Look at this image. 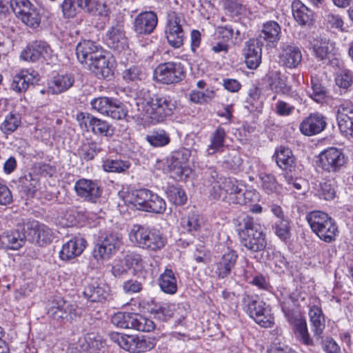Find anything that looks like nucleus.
<instances>
[{"mask_svg": "<svg viewBox=\"0 0 353 353\" xmlns=\"http://www.w3.org/2000/svg\"><path fill=\"white\" fill-rule=\"evenodd\" d=\"M125 224H119L114 227V234L112 233V246L114 249H119L123 245Z\"/></svg>", "mask_w": 353, "mask_h": 353, "instance_id": "obj_62", "label": "nucleus"}, {"mask_svg": "<svg viewBox=\"0 0 353 353\" xmlns=\"http://www.w3.org/2000/svg\"><path fill=\"white\" fill-rule=\"evenodd\" d=\"M243 303L247 307L250 316L260 326L270 327L274 324V316L269 305L261 300L244 294Z\"/></svg>", "mask_w": 353, "mask_h": 353, "instance_id": "obj_6", "label": "nucleus"}, {"mask_svg": "<svg viewBox=\"0 0 353 353\" xmlns=\"http://www.w3.org/2000/svg\"><path fill=\"white\" fill-rule=\"evenodd\" d=\"M309 95L319 103H325L329 99L327 89L322 85L319 79L314 76L311 77V92H309Z\"/></svg>", "mask_w": 353, "mask_h": 353, "instance_id": "obj_37", "label": "nucleus"}, {"mask_svg": "<svg viewBox=\"0 0 353 353\" xmlns=\"http://www.w3.org/2000/svg\"><path fill=\"white\" fill-rule=\"evenodd\" d=\"M96 118L87 112H80L77 115V120L81 129L83 131H89Z\"/></svg>", "mask_w": 353, "mask_h": 353, "instance_id": "obj_63", "label": "nucleus"}, {"mask_svg": "<svg viewBox=\"0 0 353 353\" xmlns=\"http://www.w3.org/2000/svg\"><path fill=\"white\" fill-rule=\"evenodd\" d=\"M91 105L93 109L101 114L109 115L110 112V101L107 97H99L94 99L91 101Z\"/></svg>", "mask_w": 353, "mask_h": 353, "instance_id": "obj_58", "label": "nucleus"}, {"mask_svg": "<svg viewBox=\"0 0 353 353\" xmlns=\"http://www.w3.org/2000/svg\"><path fill=\"white\" fill-rule=\"evenodd\" d=\"M270 87L276 93L288 94L291 91V87L287 84V77L280 72H272L270 76Z\"/></svg>", "mask_w": 353, "mask_h": 353, "instance_id": "obj_39", "label": "nucleus"}, {"mask_svg": "<svg viewBox=\"0 0 353 353\" xmlns=\"http://www.w3.org/2000/svg\"><path fill=\"white\" fill-rule=\"evenodd\" d=\"M145 73L137 65H133L123 72V78L126 81H141L145 79Z\"/></svg>", "mask_w": 353, "mask_h": 353, "instance_id": "obj_54", "label": "nucleus"}, {"mask_svg": "<svg viewBox=\"0 0 353 353\" xmlns=\"http://www.w3.org/2000/svg\"><path fill=\"white\" fill-rule=\"evenodd\" d=\"M166 194L169 201L176 205H182L187 201L186 193L178 185H169L166 189Z\"/></svg>", "mask_w": 353, "mask_h": 353, "instance_id": "obj_44", "label": "nucleus"}, {"mask_svg": "<svg viewBox=\"0 0 353 353\" xmlns=\"http://www.w3.org/2000/svg\"><path fill=\"white\" fill-rule=\"evenodd\" d=\"M319 161L324 170L331 172L340 170L345 165V159L340 150L330 148L320 154Z\"/></svg>", "mask_w": 353, "mask_h": 353, "instance_id": "obj_13", "label": "nucleus"}, {"mask_svg": "<svg viewBox=\"0 0 353 353\" xmlns=\"http://www.w3.org/2000/svg\"><path fill=\"white\" fill-rule=\"evenodd\" d=\"M129 328L141 332H150L154 328V322L139 314H131Z\"/></svg>", "mask_w": 353, "mask_h": 353, "instance_id": "obj_41", "label": "nucleus"}, {"mask_svg": "<svg viewBox=\"0 0 353 353\" xmlns=\"http://www.w3.org/2000/svg\"><path fill=\"white\" fill-rule=\"evenodd\" d=\"M294 19L301 26L309 25L312 21L313 12L301 1L294 0L292 3Z\"/></svg>", "mask_w": 353, "mask_h": 353, "instance_id": "obj_31", "label": "nucleus"}, {"mask_svg": "<svg viewBox=\"0 0 353 353\" xmlns=\"http://www.w3.org/2000/svg\"><path fill=\"white\" fill-rule=\"evenodd\" d=\"M326 125V119L324 116L318 112L312 113L301 121L299 130L303 134L310 137L321 132Z\"/></svg>", "mask_w": 353, "mask_h": 353, "instance_id": "obj_17", "label": "nucleus"}, {"mask_svg": "<svg viewBox=\"0 0 353 353\" xmlns=\"http://www.w3.org/2000/svg\"><path fill=\"white\" fill-rule=\"evenodd\" d=\"M336 84L343 89H347L353 83V74L350 70H342L335 78Z\"/></svg>", "mask_w": 353, "mask_h": 353, "instance_id": "obj_55", "label": "nucleus"}, {"mask_svg": "<svg viewBox=\"0 0 353 353\" xmlns=\"http://www.w3.org/2000/svg\"><path fill=\"white\" fill-rule=\"evenodd\" d=\"M236 204L251 205L252 203L259 200V193L255 190H243L238 199H235Z\"/></svg>", "mask_w": 353, "mask_h": 353, "instance_id": "obj_59", "label": "nucleus"}, {"mask_svg": "<svg viewBox=\"0 0 353 353\" xmlns=\"http://www.w3.org/2000/svg\"><path fill=\"white\" fill-rule=\"evenodd\" d=\"M314 55L319 60L329 59L335 54V44L326 38H316L311 41Z\"/></svg>", "mask_w": 353, "mask_h": 353, "instance_id": "obj_25", "label": "nucleus"}, {"mask_svg": "<svg viewBox=\"0 0 353 353\" xmlns=\"http://www.w3.org/2000/svg\"><path fill=\"white\" fill-rule=\"evenodd\" d=\"M127 263L125 254L123 252L119 253L114 259V262L112 265V274L116 277H121L126 274L129 270Z\"/></svg>", "mask_w": 353, "mask_h": 353, "instance_id": "obj_47", "label": "nucleus"}, {"mask_svg": "<svg viewBox=\"0 0 353 353\" xmlns=\"http://www.w3.org/2000/svg\"><path fill=\"white\" fill-rule=\"evenodd\" d=\"M337 121L340 131L345 136L353 137V104L341 103L337 110Z\"/></svg>", "mask_w": 353, "mask_h": 353, "instance_id": "obj_16", "label": "nucleus"}, {"mask_svg": "<svg viewBox=\"0 0 353 353\" xmlns=\"http://www.w3.org/2000/svg\"><path fill=\"white\" fill-rule=\"evenodd\" d=\"M128 270L133 269L134 272H139L143 268L144 262L141 256L137 253L125 254Z\"/></svg>", "mask_w": 353, "mask_h": 353, "instance_id": "obj_61", "label": "nucleus"}, {"mask_svg": "<svg viewBox=\"0 0 353 353\" xmlns=\"http://www.w3.org/2000/svg\"><path fill=\"white\" fill-rule=\"evenodd\" d=\"M62 12L65 18L74 17L81 9L89 12H98L100 15L108 16V6L94 0H64L62 5Z\"/></svg>", "mask_w": 353, "mask_h": 353, "instance_id": "obj_7", "label": "nucleus"}, {"mask_svg": "<svg viewBox=\"0 0 353 353\" xmlns=\"http://www.w3.org/2000/svg\"><path fill=\"white\" fill-rule=\"evenodd\" d=\"M86 246V241L81 237H74L62 246L59 257L63 261H68L81 254Z\"/></svg>", "mask_w": 353, "mask_h": 353, "instance_id": "obj_24", "label": "nucleus"}, {"mask_svg": "<svg viewBox=\"0 0 353 353\" xmlns=\"http://www.w3.org/2000/svg\"><path fill=\"white\" fill-rule=\"evenodd\" d=\"M136 336L112 332V341L117 344L120 348L132 353L134 352Z\"/></svg>", "mask_w": 353, "mask_h": 353, "instance_id": "obj_42", "label": "nucleus"}, {"mask_svg": "<svg viewBox=\"0 0 353 353\" xmlns=\"http://www.w3.org/2000/svg\"><path fill=\"white\" fill-rule=\"evenodd\" d=\"M166 209L165 200L157 194L149 191L147 199L142 208L143 211L162 214Z\"/></svg>", "mask_w": 353, "mask_h": 353, "instance_id": "obj_35", "label": "nucleus"}, {"mask_svg": "<svg viewBox=\"0 0 353 353\" xmlns=\"http://www.w3.org/2000/svg\"><path fill=\"white\" fill-rule=\"evenodd\" d=\"M27 235L18 230H13L1 234V247L7 250H17L26 243Z\"/></svg>", "mask_w": 353, "mask_h": 353, "instance_id": "obj_27", "label": "nucleus"}, {"mask_svg": "<svg viewBox=\"0 0 353 353\" xmlns=\"http://www.w3.org/2000/svg\"><path fill=\"white\" fill-rule=\"evenodd\" d=\"M93 256L97 261L108 260L110 257V240L109 234L101 235L94 248Z\"/></svg>", "mask_w": 353, "mask_h": 353, "instance_id": "obj_33", "label": "nucleus"}, {"mask_svg": "<svg viewBox=\"0 0 353 353\" xmlns=\"http://www.w3.org/2000/svg\"><path fill=\"white\" fill-rule=\"evenodd\" d=\"M225 136L226 132L223 128H216L211 137V143L207 150L208 154L214 153L223 146Z\"/></svg>", "mask_w": 353, "mask_h": 353, "instance_id": "obj_45", "label": "nucleus"}, {"mask_svg": "<svg viewBox=\"0 0 353 353\" xmlns=\"http://www.w3.org/2000/svg\"><path fill=\"white\" fill-rule=\"evenodd\" d=\"M74 189L77 195L88 201L94 202L101 194L99 185L85 178L79 179L75 183Z\"/></svg>", "mask_w": 353, "mask_h": 353, "instance_id": "obj_20", "label": "nucleus"}, {"mask_svg": "<svg viewBox=\"0 0 353 353\" xmlns=\"http://www.w3.org/2000/svg\"><path fill=\"white\" fill-rule=\"evenodd\" d=\"M213 181L210 196L214 199H221L228 204H236L238 199L245 190V185L236 178H217Z\"/></svg>", "mask_w": 353, "mask_h": 353, "instance_id": "obj_5", "label": "nucleus"}, {"mask_svg": "<svg viewBox=\"0 0 353 353\" xmlns=\"http://www.w3.org/2000/svg\"><path fill=\"white\" fill-rule=\"evenodd\" d=\"M39 81V75L34 72L21 70L13 77L11 88L17 92H23L27 90L30 85Z\"/></svg>", "mask_w": 353, "mask_h": 353, "instance_id": "obj_26", "label": "nucleus"}, {"mask_svg": "<svg viewBox=\"0 0 353 353\" xmlns=\"http://www.w3.org/2000/svg\"><path fill=\"white\" fill-rule=\"evenodd\" d=\"M238 259L236 252L228 248L215 263L214 273L219 279L228 277L234 268Z\"/></svg>", "mask_w": 353, "mask_h": 353, "instance_id": "obj_15", "label": "nucleus"}, {"mask_svg": "<svg viewBox=\"0 0 353 353\" xmlns=\"http://www.w3.org/2000/svg\"><path fill=\"white\" fill-rule=\"evenodd\" d=\"M51 52V48L46 42L35 41L29 43L21 52V58L26 61L35 62L40 59H46Z\"/></svg>", "mask_w": 353, "mask_h": 353, "instance_id": "obj_18", "label": "nucleus"}, {"mask_svg": "<svg viewBox=\"0 0 353 353\" xmlns=\"http://www.w3.org/2000/svg\"><path fill=\"white\" fill-rule=\"evenodd\" d=\"M157 16L154 12H144L137 16L134 30L139 34H150L157 25Z\"/></svg>", "mask_w": 353, "mask_h": 353, "instance_id": "obj_22", "label": "nucleus"}, {"mask_svg": "<svg viewBox=\"0 0 353 353\" xmlns=\"http://www.w3.org/2000/svg\"><path fill=\"white\" fill-rule=\"evenodd\" d=\"M299 294L297 292H288L285 290L280 292L279 300L283 312L288 321L293 320L301 314L295 311Z\"/></svg>", "mask_w": 353, "mask_h": 353, "instance_id": "obj_23", "label": "nucleus"}, {"mask_svg": "<svg viewBox=\"0 0 353 353\" xmlns=\"http://www.w3.org/2000/svg\"><path fill=\"white\" fill-rule=\"evenodd\" d=\"M263 41L259 38H252L245 43V61L250 69H256L261 62Z\"/></svg>", "mask_w": 353, "mask_h": 353, "instance_id": "obj_19", "label": "nucleus"}, {"mask_svg": "<svg viewBox=\"0 0 353 353\" xmlns=\"http://www.w3.org/2000/svg\"><path fill=\"white\" fill-rule=\"evenodd\" d=\"M10 7L16 17L26 14L32 7L29 0H10Z\"/></svg>", "mask_w": 353, "mask_h": 353, "instance_id": "obj_60", "label": "nucleus"}, {"mask_svg": "<svg viewBox=\"0 0 353 353\" xmlns=\"http://www.w3.org/2000/svg\"><path fill=\"white\" fill-rule=\"evenodd\" d=\"M203 223V218L196 211L190 212L186 216L182 218L181 222L182 228L190 232L199 231Z\"/></svg>", "mask_w": 353, "mask_h": 353, "instance_id": "obj_40", "label": "nucleus"}, {"mask_svg": "<svg viewBox=\"0 0 353 353\" xmlns=\"http://www.w3.org/2000/svg\"><path fill=\"white\" fill-rule=\"evenodd\" d=\"M215 97V92L212 90L206 89L201 92L199 90H192L190 94V99L196 103H205L212 101Z\"/></svg>", "mask_w": 353, "mask_h": 353, "instance_id": "obj_52", "label": "nucleus"}, {"mask_svg": "<svg viewBox=\"0 0 353 353\" xmlns=\"http://www.w3.org/2000/svg\"><path fill=\"white\" fill-rule=\"evenodd\" d=\"M281 27L279 23L274 21H270L265 23L263 26L261 33L259 39L266 41L268 43H276L280 37Z\"/></svg>", "mask_w": 353, "mask_h": 353, "instance_id": "obj_36", "label": "nucleus"}, {"mask_svg": "<svg viewBox=\"0 0 353 353\" xmlns=\"http://www.w3.org/2000/svg\"><path fill=\"white\" fill-rule=\"evenodd\" d=\"M140 116L143 119H150L152 123L163 121L164 119L172 114L175 104L170 97L157 96L149 101L137 102Z\"/></svg>", "mask_w": 353, "mask_h": 353, "instance_id": "obj_3", "label": "nucleus"}, {"mask_svg": "<svg viewBox=\"0 0 353 353\" xmlns=\"http://www.w3.org/2000/svg\"><path fill=\"white\" fill-rule=\"evenodd\" d=\"M94 65H97L94 70H90L92 72L94 73L99 78H108L110 74V68L109 67V62L105 57L101 53L100 58L94 59Z\"/></svg>", "mask_w": 353, "mask_h": 353, "instance_id": "obj_49", "label": "nucleus"}, {"mask_svg": "<svg viewBox=\"0 0 353 353\" xmlns=\"http://www.w3.org/2000/svg\"><path fill=\"white\" fill-rule=\"evenodd\" d=\"M128 238L134 246L150 251L160 250L167 243L159 230L145 224H133L128 231Z\"/></svg>", "mask_w": 353, "mask_h": 353, "instance_id": "obj_2", "label": "nucleus"}, {"mask_svg": "<svg viewBox=\"0 0 353 353\" xmlns=\"http://www.w3.org/2000/svg\"><path fill=\"white\" fill-rule=\"evenodd\" d=\"M150 190L148 189H134L132 188H123L119 192L118 194L122 199L124 205L118 204V210L120 213H123L126 210L125 205L132 204L137 209L142 210L144 203L145 202Z\"/></svg>", "mask_w": 353, "mask_h": 353, "instance_id": "obj_11", "label": "nucleus"}, {"mask_svg": "<svg viewBox=\"0 0 353 353\" xmlns=\"http://www.w3.org/2000/svg\"><path fill=\"white\" fill-rule=\"evenodd\" d=\"M306 220L312 232L322 241L330 243L335 241L339 233L335 221L327 214L314 210L307 214Z\"/></svg>", "mask_w": 353, "mask_h": 353, "instance_id": "obj_4", "label": "nucleus"}, {"mask_svg": "<svg viewBox=\"0 0 353 353\" xmlns=\"http://www.w3.org/2000/svg\"><path fill=\"white\" fill-rule=\"evenodd\" d=\"M159 285L161 290L168 294H174L177 292V279L170 269H166L159 276Z\"/></svg>", "mask_w": 353, "mask_h": 353, "instance_id": "obj_34", "label": "nucleus"}, {"mask_svg": "<svg viewBox=\"0 0 353 353\" xmlns=\"http://www.w3.org/2000/svg\"><path fill=\"white\" fill-rule=\"evenodd\" d=\"M74 83V77L71 74H57L51 83L50 88L54 94H60L68 90Z\"/></svg>", "mask_w": 353, "mask_h": 353, "instance_id": "obj_38", "label": "nucleus"}, {"mask_svg": "<svg viewBox=\"0 0 353 353\" xmlns=\"http://www.w3.org/2000/svg\"><path fill=\"white\" fill-rule=\"evenodd\" d=\"M85 341L87 343L86 351L88 353H101L104 351L105 343L101 337L94 334H88Z\"/></svg>", "mask_w": 353, "mask_h": 353, "instance_id": "obj_46", "label": "nucleus"}, {"mask_svg": "<svg viewBox=\"0 0 353 353\" xmlns=\"http://www.w3.org/2000/svg\"><path fill=\"white\" fill-rule=\"evenodd\" d=\"M101 49L91 41L80 42L76 48V54L79 62L88 70H94L97 65H94V59L100 58Z\"/></svg>", "mask_w": 353, "mask_h": 353, "instance_id": "obj_12", "label": "nucleus"}, {"mask_svg": "<svg viewBox=\"0 0 353 353\" xmlns=\"http://www.w3.org/2000/svg\"><path fill=\"white\" fill-rule=\"evenodd\" d=\"M156 345L154 339L136 336L133 353L146 352L153 349Z\"/></svg>", "mask_w": 353, "mask_h": 353, "instance_id": "obj_53", "label": "nucleus"}, {"mask_svg": "<svg viewBox=\"0 0 353 353\" xmlns=\"http://www.w3.org/2000/svg\"><path fill=\"white\" fill-rule=\"evenodd\" d=\"M27 239L39 246H44L50 243L53 239V232L47 225L33 220L28 221L24 228Z\"/></svg>", "mask_w": 353, "mask_h": 353, "instance_id": "obj_10", "label": "nucleus"}, {"mask_svg": "<svg viewBox=\"0 0 353 353\" xmlns=\"http://www.w3.org/2000/svg\"><path fill=\"white\" fill-rule=\"evenodd\" d=\"M74 306L61 298L52 301L48 310V315L55 320L63 319L74 311Z\"/></svg>", "mask_w": 353, "mask_h": 353, "instance_id": "obj_29", "label": "nucleus"}, {"mask_svg": "<svg viewBox=\"0 0 353 353\" xmlns=\"http://www.w3.org/2000/svg\"><path fill=\"white\" fill-rule=\"evenodd\" d=\"M190 157V151L188 149L183 148L174 152L169 160V170L179 176H188V174H185V171Z\"/></svg>", "mask_w": 353, "mask_h": 353, "instance_id": "obj_21", "label": "nucleus"}, {"mask_svg": "<svg viewBox=\"0 0 353 353\" xmlns=\"http://www.w3.org/2000/svg\"><path fill=\"white\" fill-rule=\"evenodd\" d=\"M145 139L154 147H162L170 142L169 136L163 130L151 132L149 134L146 135Z\"/></svg>", "mask_w": 353, "mask_h": 353, "instance_id": "obj_48", "label": "nucleus"}, {"mask_svg": "<svg viewBox=\"0 0 353 353\" xmlns=\"http://www.w3.org/2000/svg\"><path fill=\"white\" fill-rule=\"evenodd\" d=\"M79 157L85 161H90L94 159L97 154V146L93 143H83L78 149Z\"/></svg>", "mask_w": 353, "mask_h": 353, "instance_id": "obj_57", "label": "nucleus"}, {"mask_svg": "<svg viewBox=\"0 0 353 353\" xmlns=\"http://www.w3.org/2000/svg\"><path fill=\"white\" fill-rule=\"evenodd\" d=\"M154 78L164 84L177 83L185 76L183 65L181 63L169 61L159 64L154 70Z\"/></svg>", "mask_w": 353, "mask_h": 353, "instance_id": "obj_8", "label": "nucleus"}, {"mask_svg": "<svg viewBox=\"0 0 353 353\" xmlns=\"http://www.w3.org/2000/svg\"><path fill=\"white\" fill-rule=\"evenodd\" d=\"M309 316L314 336L318 339L321 338L325 329V317L321 308L317 305L311 306Z\"/></svg>", "mask_w": 353, "mask_h": 353, "instance_id": "obj_32", "label": "nucleus"}, {"mask_svg": "<svg viewBox=\"0 0 353 353\" xmlns=\"http://www.w3.org/2000/svg\"><path fill=\"white\" fill-rule=\"evenodd\" d=\"M20 124V119L18 115L10 114L5 118L1 125V129L5 133L14 132Z\"/></svg>", "mask_w": 353, "mask_h": 353, "instance_id": "obj_56", "label": "nucleus"}, {"mask_svg": "<svg viewBox=\"0 0 353 353\" xmlns=\"http://www.w3.org/2000/svg\"><path fill=\"white\" fill-rule=\"evenodd\" d=\"M274 157L278 166L286 172H292L295 168L294 157L292 150L283 146L276 149Z\"/></svg>", "mask_w": 353, "mask_h": 353, "instance_id": "obj_30", "label": "nucleus"}, {"mask_svg": "<svg viewBox=\"0 0 353 353\" xmlns=\"http://www.w3.org/2000/svg\"><path fill=\"white\" fill-rule=\"evenodd\" d=\"M279 63L288 68H295L302 60V54L299 47L294 44L281 43L278 54Z\"/></svg>", "mask_w": 353, "mask_h": 353, "instance_id": "obj_14", "label": "nucleus"}, {"mask_svg": "<svg viewBox=\"0 0 353 353\" xmlns=\"http://www.w3.org/2000/svg\"><path fill=\"white\" fill-rule=\"evenodd\" d=\"M128 50L127 39L124 33L119 29L112 30V50L116 54H125Z\"/></svg>", "mask_w": 353, "mask_h": 353, "instance_id": "obj_43", "label": "nucleus"}, {"mask_svg": "<svg viewBox=\"0 0 353 353\" xmlns=\"http://www.w3.org/2000/svg\"><path fill=\"white\" fill-rule=\"evenodd\" d=\"M275 234L282 241H285L290 236V221L287 219H281L275 222L274 225Z\"/></svg>", "mask_w": 353, "mask_h": 353, "instance_id": "obj_51", "label": "nucleus"}, {"mask_svg": "<svg viewBox=\"0 0 353 353\" xmlns=\"http://www.w3.org/2000/svg\"><path fill=\"white\" fill-rule=\"evenodd\" d=\"M131 314L117 312L112 316V323L120 328H129Z\"/></svg>", "mask_w": 353, "mask_h": 353, "instance_id": "obj_64", "label": "nucleus"}, {"mask_svg": "<svg viewBox=\"0 0 353 353\" xmlns=\"http://www.w3.org/2000/svg\"><path fill=\"white\" fill-rule=\"evenodd\" d=\"M241 243L248 250L259 252L267 245L265 233L262 226L254 221L252 217L241 214L237 219Z\"/></svg>", "mask_w": 353, "mask_h": 353, "instance_id": "obj_1", "label": "nucleus"}, {"mask_svg": "<svg viewBox=\"0 0 353 353\" xmlns=\"http://www.w3.org/2000/svg\"><path fill=\"white\" fill-rule=\"evenodd\" d=\"M288 321L292 325L294 336L299 341L307 346L313 345V340L309 334L306 321L301 315Z\"/></svg>", "mask_w": 353, "mask_h": 353, "instance_id": "obj_28", "label": "nucleus"}, {"mask_svg": "<svg viewBox=\"0 0 353 353\" xmlns=\"http://www.w3.org/2000/svg\"><path fill=\"white\" fill-rule=\"evenodd\" d=\"M185 19L181 14L173 12L168 14L165 34L168 42L171 46L179 48L183 46L185 39Z\"/></svg>", "mask_w": 353, "mask_h": 353, "instance_id": "obj_9", "label": "nucleus"}, {"mask_svg": "<svg viewBox=\"0 0 353 353\" xmlns=\"http://www.w3.org/2000/svg\"><path fill=\"white\" fill-rule=\"evenodd\" d=\"M17 18L21 19L23 23L32 28L38 27L41 22V17L34 7L30 8V10L26 12V14H22L21 16H19Z\"/></svg>", "mask_w": 353, "mask_h": 353, "instance_id": "obj_50", "label": "nucleus"}]
</instances>
